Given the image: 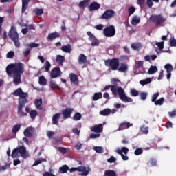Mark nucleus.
<instances>
[{
  "instance_id": "nucleus-1",
  "label": "nucleus",
  "mask_w": 176,
  "mask_h": 176,
  "mask_svg": "<svg viewBox=\"0 0 176 176\" xmlns=\"http://www.w3.org/2000/svg\"><path fill=\"white\" fill-rule=\"evenodd\" d=\"M6 72L8 76H13V83L19 86L21 83V75L24 74V64L21 63H10L7 65Z\"/></svg>"
},
{
  "instance_id": "nucleus-2",
  "label": "nucleus",
  "mask_w": 176,
  "mask_h": 176,
  "mask_svg": "<svg viewBox=\"0 0 176 176\" xmlns=\"http://www.w3.org/2000/svg\"><path fill=\"white\" fill-rule=\"evenodd\" d=\"M109 89H111V91L113 96H118V94L119 98L123 102H133V98L126 95V92L124 91V89L122 87H119L113 85H106L104 88L102 89V91L109 90Z\"/></svg>"
},
{
  "instance_id": "nucleus-3",
  "label": "nucleus",
  "mask_w": 176,
  "mask_h": 176,
  "mask_svg": "<svg viewBox=\"0 0 176 176\" xmlns=\"http://www.w3.org/2000/svg\"><path fill=\"white\" fill-rule=\"evenodd\" d=\"M104 65L111 71H118V72L126 73L129 71V65L125 63H121L118 58L107 59L104 61Z\"/></svg>"
},
{
  "instance_id": "nucleus-4",
  "label": "nucleus",
  "mask_w": 176,
  "mask_h": 176,
  "mask_svg": "<svg viewBox=\"0 0 176 176\" xmlns=\"http://www.w3.org/2000/svg\"><path fill=\"white\" fill-rule=\"evenodd\" d=\"M8 36L11 41H13L15 47H20V41L19 40V33L16 26L12 25L8 32Z\"/></svg>"
},
{
  "instance_id": "nucleus-5",
  "label": "nucleus",
  "mask_w": 176,
  "mask_h": 176,
  "mask_svg": "<svg viewBox=\"0 0 176 176\" xmlns=\"http://www.w3.org/2000/svg\"><path fill=\"white\" fill-rule=\"evenodd\" d=\"M20 155L23 159L28 157L27 148H25V147L20 146L19 147L14 148L11 153V157H12V159H17V157H20Z\"/></svg>"
},
{
  "instance_id": "nucleus-6",
  "label": "nucleus",
  "mask_w": 176,
  "mask_h": 176,
  "mask_svg": "<svg viewBox=\"0 0 176 176\" xmlns=\"http://www.w3.org/2000/svg\"><path fill=\"white\" fill-rule=\"evenodd\" d=\"M149 21L157 27V25H162V24H164L166 18H164L162 14H153L150 16Z\"/></svg>"
},
{
  "instance_id": "nucleus-7",
  "label": "nucleus",
  "mask_w": 176,
  "mask_h": 176,
  "mask_svg": "<svg viewBox=\"0 0 176 176\" xmlns=\"http://www.w3.org/2000/svg\"><path fill=\"white\" fill-rule=\"evenodd\" d=\"M13 96H15L16 97H19V103L20 102H28V99L27 97H28V93L23 92V89L19 87L16 90H15L12 93Z\"/></svg>"
},
{
  "instance_id": "nucleus-8",
  "label": "nucleus",
  "mask_w": 176,
  "mask_h": 176,
  "mask_svg": "<svg viewBox=\"0 0 176 176\" xmlns=\"http://www.w3.org/2000/svg\"><path fill=\"white\" fill-rule=\"evenodd\" d=\"M103 34L107 38H112L116 34V29L113 25H110L103 30Z\"/></svg>"
},
{
  "instance_id": "nucleus-9",
  "label": "nucleus",
  "mask_w": 176,
  "mask_h": 176,
  "mask_svg": "<svg viewBox=\"0 0 176 176\" xmlns=\"http://www.w3.org/2000/svg\"><path fill=\"white\" fill-rule=\"evenodd\" d=\"M115 16V12L113 10H107L101 16V19L104 20H111Z\"/></svg>"
},
{
  "instance_id": "nucleus-10",
  "label": "nucleus",
  "mask_w": 176,
  "mask_h": 176,
  "mask_svg": "<svg viewBox=\"0 0 176 176\" xmlns=\"http://www.w3.org/2000/svg\"><path fill=\"white\" fill-rule=\"evenodd\" d=\"M27 102H19L18 104L17 113H18L19 116H20L21 118L28 116V113L23 111V108H24V107H25V104H27Z\"/></svg>"
},
{
  "instance_id": "nucleus-11",
  "label": "nucleus",
  "mask_w": 176,
  "mask_h": 176,
  "mask_svg": "<svg viewBox=\"0 0 176 176\" xmlns=\"http://www.w3.org/2000/svg\"><path fill=\"white\" fill-rule=\"evenodd\" d=\"M87 34L88 35L89 41H91V46H98L100 45V42L98 41V39L96 38V36L94 34H91V32H87Z\"/></svg>"
},
{
  "instance_id": "nucleus-12",
  "label": "nucleus",
  "mask_w": 176,
  "mask_h": 176,
  "mask_svg": "<svg viewBox=\"0 0 176 176\" xmlns=\"http://www.w3.org/2000/svg\"><path fill=\"white\" fill-rule=\"evenodd\" d=\"M61 75V69L58 67H56L51 71L50 77L52 79H56V78H58Z\"/></svg>"
},
{
  "instance_id": "nucleus-13",
  "label": "nucleus",
  "mask_w": 176,
  "mask_h": 176,
  "mask_svg": "<svg viewBox=\"0 0 176 176\" xmlns=\"http://www.w3.org/2000/svg\"><path fill=\"white\" fill-rule=\"evenodd\" d=\"M77 171H79L80 173L82 171V173L80 174V175L83 176H87L89 175V173H90V168L86 167L85 166H80L76 168Z\"/></svg>"
},
{
  "instance_id": "nucleus-14",
  "label": "nucleus",
  "mask_w": 176,
  "mask_h": 176,
  "mask_svg": "<svg viewBox=\"0 0 176 176\" xmlns=\"http://www.w3.org/2000/svg\"><path fill=\"white\" fill-rule=\"evenodd\" d=\"M72 112H74V109L72 108H66L62 111V114L63 116V118L68 119L71 118V115H72Z\"/></svg>"
},
{
  "instance_id": "nucleus-15",
  "label": "nucleus",
  "mask_w": 176,
  "mask_h": 176,
  "mask_svg": "<svg viewBox=\"0 0 176 176\" xmlns=\"http://www.w3.org/2000/svg\"><path fill=\"white\" fill-rule=\"evenodd\" d=\"M34 133H35V129L32 127H28L23 132L25 137L28 138H31L32 135H34Z\"/></svg>"
},
{
  "instance_id": "nucleus-16",
  "label": "nucleus",
  "mask_w": 176,
  "mask_h": 176,
  "mask_svg": "<svg viewBox=\"0 0 176 176\" xmlns=\"http://www.w3.org/2000/svg\"><path fill=\"white\" fill-rule=\"evenodd\" d=\"M100 8H101V5L96 1H94L88 6V10L89 12H94V10H98Z\"/></svg>"
},
{
  "instance_id": "nucleus-17",
  "label": "nucleus",
  "mask_w": 176,
  "mask_h": 176,
  "mask_svg": "<svg viewBox=\"0 0 176 176\" xmlns=\"http://www.w3.org/2000/svg\"><path fill=\"white\" fill-rule=\"evenodd\" d=\"M57 38H60V33L55 32L52 33H50L47 37V41H54V39H57Z\"/></svg>"
},
{
  "instance_id": "nucleus-18",
  "label": "nucleus",
  "mask_w": 176,
  "mask_h": 176,
  "mask_svg": "<svg viewBox=\"0 0 176 176\" xmlns=\"http://www.w3.org/2000/svg\"><path fill=\"white\" fill-rule=\"evenodd\" d=\"M102 130H104V126H102V124H99L98 126L91 128V131L97 133H102Z\"/></svg>"
},
{
  "instance_id": "nucleus-19",
  "label": "nucleus",
  "mask_w": 176,
  "mask_h": 176,
  "mask_svg": "<svg viewBox=\"0 0 176 176\" xmlns=\"http://www.w3.org/2000/svg\"><path fill=\"white\" fill-rule=\"evenodd\" d=\"M133 124H131L130 122H122L120 124L118 131H120L122 130H125V129H129V127H132Z\"/></svg>"
},
{
  "instance_id": "nucleus-20",
  "label": "nucleus",
  "mask_w": 176,
  "mask_h": 176,
  "mask_svg": "<svg viewBox=\"0 0 176 176\" xmlns=\"http://www.w3.org/2000/svg\"><path fill=\"white\" fill-rule=\"evenodd\" d=\"M70 82L74 85H78L79 80L78 79V76L75 73H71L69 74Z\"/></svg>"
},
{
  "instance_id": "nucleus-21",
  "label": "nucleus",
  "mask_w": 176,
  "mask_h": 176,
  "mask_svg": "<svg viewBox=\"0 0 176 176\" xmlns=\"http://www.w3.org/2000/svg\"><path fill=\"white\" fill-rule=\"evenodd\" d=\"M78 61L79 65H82V64H86V63H87V57H86L85 54H80L78 56Z\"/></svg>"
},
{
  "instance_id": "nucleus-22",
  "label": "nucleus",
  "mask_w": 176,
  "mask_h": 176,
  "mask_svg": "<svg viewBox=\"0 0 176 176\" xmlns=\"http://www.w3.org/2000/svg\"><path fill=\"white\" fill-rule=\"evenodd\" d=\"M61 117V113H56L53 115L52 116V124H58V120Z\"/></svg>"
},
{
  "instance_id": "nucleus-23",
  "label": "nucleus",
  "mask_w": 176,
  "mask_h": 176,
  "mask_svg": "<svg viewBox=\"0 0 176 176\" xmlns=\"http://www.w3.org/2000/svg\"><path fill=\"white\" fill-rule=\"evenodd\" d=\"M65 61V57L62 55H57L56 58V62L59 65H64V62Z\"/></svg>"
},
{
  "instance_id": "nucleus-24",
  "label": "nucleus",
  "mask_w": 176,
  "mask_h": 176,
  "mask_svg": "<svg viewBox=\"0 0 176 176\" xmlns=\"http://www.w3.org/2000/svg\"><path fill=\"white\" fill-rule=\"evenodd\" d=\"M61 50L62 52H65V53H71V52H72V46L70 44L63 45L61 47Z\"/></svg>"
},
{
  "instance_id": "nucleus-25",
  "label": "nucleus",
  "mask_w": 176,
  "mask_h": 176,
  "mask_svg": "<svg viewBox=\"0 0 176 176\" xmlns=\"http://www.w3.org/2000/svg\"><path fill=\"white\" fill-rule=\"evenodd\" d=\"M28 3H30V0H22V13H25V11L28 8Z\"/></svg>"
},
{
  "instance_id": "nucleus-26",
  "label": "nucleus",
  "mask_w": 176,
  "mask_h": 176,
  "mask_svg": "<svg viewBox=\"0 0 176 176\" xmlns=\"http://www.w3.org/2000/svg\"><path fill=\"white\" fill-rule=\"evenodd\" d=\"M34 104L36 109H39V111H42V109H43V107H42V99H36Z\"/></svg>"
},
{
  "instance_id": "nucleus-27",
  "label": "nucleus",
  "mask_w": 176,
  "mask_h": 176,
  "mask_svg": "<svg viewBox=\"0 0 176 176\" xmlns=\"http://www.w3.org/2000/svg\"><path fill=\"white\" fill-rule=\"evenodd\" d=\"M140 21H141V18H140V16H135L131 21V24L132 25H137V24H140Z\"/></svg>"
},
{
  "instance_id": "nucleus-28",
  "label": "nucleus",
  "mask_w": 176,
  "mask_h": 176,
  "mask_svg": "<svg viewBox=\"0 0 176 176\" xmlns=\"http://www.w3.org/2000/svg\"><path fill=\"white\" fill-rule=\"evenodd\" d=\"M116 153H118V155H120V156H121L122 160H124V162L129 160V156L127 155H124L122 151V148L118 149V150H116Z\"/></svg>"
},
{
  "instance_id": "nucleus-29",
  "label": "nucleus",
  "mask_w": 176,
  "mask_h": 176,
  "mask_svg": "<svg viewBox=\"0 0 176 176\" xmlns=\"http://www.w3.org/2000/svg\"><path fill=\"white\" fill-rule=\"evenodd\" d=\"M111 113H112V110L110 109H104L100 111V115H102V116H108Z\"/></svg>"
},
{
  "instance_id": "nucleus-30",
  "label": "nucleus",
  "mask_w": 176,
  "mask_h": 176,
  "mask_svg": "<svg viewBox=\"0 0 176 176\" xmlns=\"http://www.w3.org/2000/svg\"><path fill=\"white\" fill-rule=\"evenodd\" d=\"M50 89H58V90H61V87H60L58 85H57L56 81H53V80L50 81Z\"/></svg>"
},
{
  "instance_id": "nucleus-31",
  "label": "nucleus",
  "mask_w": 176,
  "mask_h": 176,
  "mask_svg": "<svg viewBox=\"0 0 176 176\" xmlns=\"http://www.w3.org/2000/svg\"><path fill=\"white\" fill-rule=\"evenodd\" d=\"M156 72H157V67L151 65L148 71V75L156 74Z\"/></svg>"
},
{
  "instance_id": "nucleus-32",
  "label": "nucleus",
  "mask_w": 176,
  "mask_h": 176,
  "mask_svg": "<svg viewBox=\"0 0 176 176\" xmlns=\"http://www.w3.org/2000/svg\"><path fill=\"white\" fill-rule=\"evenodd\" d=\"M142 45L140 43H133L131 45V49H133V50H140L141 49Z\"/></svg>"
},
{
  "instance_id": "nucleus-33",
  "label": "nucleus",
  "mask_w": 176,
  "mask_h": 176,
  "mask_svg": "<svg viewBox=\"0 0 176 176\" xmlns=\"http://www.w3.org/2000/svg\"><path fill=\"white\" fill-rule=\"evenodd\" d=\"M38 83L41 86H46V85H47V81L46 80V78H45V76H41L39 77Z\"/></svg>"
},
{
  "instance_id": "nucleus-34",
  "label": "nucleus",
  "mask_w": 176,
  "mask_h": 176,
  "mask_svg": "<svg viewBox=\"0 0 176 176\" xmlns=\"http://www.w3.org/2000/svg\"><path fill=\"white\" fill-rule=\"evenodd\" d=\"M101 98H102V93L97 92L94 94V96H93L94 101H98V100H100Z\"/></svg>"
},
{
  "instance_id": "nucleus-35",
  "label": "nucleus",
  "mask_w": 176,
  "mask_h": 176,
  "mask_svg": "<svg viewBox=\"0 0 176 176\" xmlns=\"http://www.w3.org/2000/svg\"><path fill=\"white\" fill-rule=\"evenodd\" d=\"M104 176H116V172L113 170H107L104 171Z\"/></svg>"
},
{
  "instance_id": "nucleus-36",
  "label": "nucleus",
  "mask_w": 176,
  "mask_h": 176,
  "mask_svg": "<svg viewBox=\"0 0 176 176\" xmlns=\"http://www.w3.org/2000/svg\"><path fill=\"white\" fill-rule=\"evenodd\" d=\"M152 82V79L151 78H147L144 80H142L140 81V83L142 85V86H145V85H149Z\"/></svg>"
},
{
  "instance_id": "nucleus-37",
  "label": "nucleus",
  "mask_w": 176,
  "mask_h": 176,
  "mask_svg": "<svg viewBox=\"0 0 176 176\" xmlns=\"http://www.w3.org/2000/svg\"><path fill=\"white\" fill-rule=\"evenodd\" d=\"M165 69H166V72H173L174 67L172 64L167 63L164 65Z\"/></svg>"
},
{
  "instance_id": "nucleus-38",
  "label": "nucleus",
  "mask_w": 176,
  "mask_h": 176,
  "mask_svg": "<svg viewBox=\"0 0 176 176\" xmlns=\"http://www.w3.org/2000/svg\"><path fill=\"white\" fill-rule=\"evenodd\" d=\"M50 67H52V64H50V62H49V60H46L43 66V68H45V72H49L50 71Z\"/></svg>"
},
{
  "instance_id": "nucleus-39",
  "label": "nucleus",
  "mask_w": 176,
  "mask_h": 176,
  "mask_svg": "<svg viewBox=\"0 0 176 176\" xmlns=\"http://www.w3.org/2000/svg\"><path fill=\"white\" fill-rule=\"evenodd\" d=\"M59 170L61 174H65V173H67V171L69 170V167L67 165H63L62 167L59 168Z\"/></svg>"
},
{
  "instance_id": "nucleus-40",
  "label": "nucleus",
  "mask_w": 176,
  "mask_h": 176,
  "mask_svg": "<svg viewBox=\"0 0 176 176\" xmlns=\"http://www.w3.org/2000/svg\"><path fill=\"white\" fill-rule=\"evenodd\" d=\"M21 128V125H20L19 124H15L12 129V133L13 134H16L17 133V131H19V130H20Z\"/></svg>"
},
{
  "instance_id": "nucleus-41",
  "label": "nucleus",
  "mask_w": 176,
  "mask_h": 176,
  "mask_svg": "<svg viewBox=\"0 0 176 176\" xmlns=\"http://www.w3.org/2000/svg\"><path fill=\"white\" fill-rule=\"evenodd\" d=\"M38 116V111L36 110H31L30 112V116L31 119H35Z\"/></svg>"
},
{
  "instance_id": "nucleus-42",
  "label": "nucleus",
  "mask_w": 176,
  "mask_h": 176,
  "mask_svg": "<svg viewBox=\"0 0 176 176\" xmlns=\"http://www.w3.org/2000/svg\"><path fill=\"white\" fill-rule=\"evenodd\" d=\"M73 119L78 122V120H80L82 119V114L80 113H76L73 117Z\"/></svg>"
},
{
  "instance_id": "nucleus-43",
  "label": "nucleus",
  "mask_w": 176,
  "mask_h": 176,
  "mask_svg": "<svg viewBox=\"0 0 176 176\" xmlns=\"http://www.w3.org/2000/svg\"><path fill=\"white\" fill-rule=\"evenodd\" d=\"M34 13L36 14V16H41L43 14V9L42 8H35L34 10Z\"/></svg>"
},
{
  "instance_id": "nucleus-44",
  "label": "nucleus",
  "mask_w": 176,
  "mask_h": 176,
  "mask_svg": "<svg viewBox=\"0 0 176 176\" xmlns=\"http://www.w3.org/2000/svg\"><path fill=\"white\" fill-rule=\"evenodd\" d=\"M89 6V0H83L79 3L80 8H85Z\"/></svg>"
},
{
  "instance_id": "nucleus-45",
  "label": "nucleus",
  "mask_w": 176,
  "mask_h": 176,
  "mask_svg": "<svg viewBox=\"0 0 176 176\" xmlns=\"http://www.w3.org/2000/svg\"><path fill=\"white\" fill-rule=\"evenodd\" d=\"M163 102H164V98H161L156 101L154 102L155 105H163Z\"/></svg>"
},
{
  "instance_id": "nucleus-46",
  "label": "nucleus",
  "mask_w": 176,
  "mask_h": 176,
  "mask_svg": "<svg viewBox=\"0 0 176 176\" xmlns=\"http://www.w3.org/2000/svg\"><path fill=\"white\" fill-rule=\"evenodd\" d=\"M160 96V93H159V92L153 94V95L152 96V98H151L152 102H155L157 100V98Z\"/></svg>"
},
{
  "instance_id": "nucleus-47",
  "label": "nucleus",
  "mask_w": 176,
  "mask_h": 176,
  "mask_svg": "<svg viewBox=\"0 0 176 176\" xmlns=\"http://www.w3.org/2000/svg\"><path fill=\"white\" fill-rule=\"evenodd\" d=\"M131 94L133 97H137L140 94V92L135 89H131Z\"/></svg>"
},
{
  "instance_id": "nucleus-48",
  "label": "nucleus",
  "mask_w": 176,
  "mask_h": 176,
  "mask_svg": "<svg viewBox=\"0 0 176 176\" xmlns=\"http://www.w3.org/2000/svg\"><path fill=\"white\" fill-rule=\"evenodd\" d=\"M155 45L156 46H158L160 50H163V49H164V41L157 42Z\"/></svg>"
},
{
  "instance_id": "nucleus-49",
  "label": "nucleus",
  "mask_w": 176,
  "mask_h": 176,
  "mask_svg": "<svg viewBox=\"0 0 176 176\" xmlns=\"http://www.w3.org/2000/svg\"><path fill=\"white\" fill-rule=\"evenodd\" d=\"M94 150L96 153H102L104 152V149L101 146H96L94 148Z\"/></svg>"
},
{
  "instance_id": "nucleus-50",
  "label": "nucleus",
  "mask_w": 176,
  "mask_h": 176,
  "mask_svg": "<svg viewBox=\"0 0 176 176\" xmlns=\"http://www.w3.org/2000/svg\"><path fill=\"white\" fill-rule=\"evenodd\" d=\"M144 152V150H142V148H136V150L135 151L134 153L136 156H140V155H142Z\"/></svg>"
},
{
  "instance_id": "nucleus-51",
  "label": "nucleus",
  "mask_w": 176,
  "mask_h": 176,
  "mask_svg": "<svg viewBox=\"0 0 176 176\" xmlns=\"http://www.w3.org/2000/svg\"><path fill=\"white\" fill-rule=\"evenodd\" d=\"M10 164H6L5 166H1L0 165V171H5L6 170H8V168H10Z\"/></svg>"
},
{
  "instance_id": "nucleus-52",
  "label": "nucleus",
  "mask_w": 176,
  "mask_h": 176,
  "mask_svg": "<svg viewBox=\"0 0 176 176\" xmlns=\"http://www.w3.org/2000/svg\"><path fill=\"white\" fill-rule=\"evenodd\" d=\"M141 100H143V101H145L146 100V97L148 96V93L146 92H142L140 94Z\"/></svg>"
},
{
  "instance_id": "nucleus-53",
  "label": "nucleus",
  "mask_w": 176,
  "mask_h": 176,
  "mask_svg": "<svg viewBox=\"0 0 176 176\" xmlns=\"http://www.w3.org/2000/svg\"><path fill=\"white\" fill-rule=\"evenodd\" d=\"M82 147H83V144H82L80 142L77 143L74 146L75 149H76L77 151H80V149H82Z\"/></svg>"
},
{
  "instance_id": "nucleus-54",
  "label": "nucleus",
  "mask_w": 176,
  "mask_h": 176,
  "mask_svg": "<svg viewBox=\"0 0 176 176\" xmlns=\"http://www.w3.org/2000/svg\"><path fill=\"white\" fill-rule=\"evenodd\" d=\"M129 16H131L135 12V8L134 6L129 7L128 9Z\"/></svg>"
},
{
  "instance_id": "nucleus-55",
  "label": "nucleus",
  "mask_w": 176,
  "mask_h": 176,
  "mask_svg": "<svg viewBox=\"0 0 176 176\" xmlns=\"http://www.w3.org/2000/svg\"><path fill=\"white\" fill-rule=\"evenodd\" d=\"M6 57L7 58H13V57H14V52L10 51L7 53Z\"/></svg>"
},
{
  "instance_id": "nucleus-56",
  "label": "nucleus",
  "mask_w": 176,
  "mask_h": 176,
  "mask_svg": "<svg viewBox=\"0 0 176 176\" xmlns=\"http://www.w3.org/2000/svg\"><path fill=\"white\" fill-rule=\"evenodd\" d=\"M30 53H31V49L30 48H27L25 51L23 52L24 57H28V56H30Z\"/></svg>"
},
{
  "instance_id": "nucleus-57",
  "label": "nucleus",
  "mask_w": 176,
  "mask_h": 176,
  "mask_svg": "<svg viewBox=\"0 0 176 176\" xmlns=\"http://www.w3.org/2000/svg\"><path fill=\"white\" fill-rule=\"evenodd\" d=\"M149 128L146 127L145 126H143L140 128L141 131H142V133H144V134H148V133H149Z\"/></svg>"
},
{
  "instance_id": "nucleus-58",
  "label": "nucleus",
  "mask_w": 176,
  "mask_h": 176,
  "mask_svg": "<svg viewBox=\"0 0 176 176\" xmlns=\"http://www.w3.org/2000/svg\"><path fill=\"white\" fill-rule=\"evenodd\" d=\"M47 135L48 138L52 139V138H53L54 137L55 133L53 131H48L47 132Z\"/></svg>"
},
{
  "instance_id": "nucleus-59",
  "label": "nucleus",
  "mask_w": 176,
  "mask_h": 176,
  "mask_svg": "<svg viewBox=\"0 0 176 176\" xmlns=\"http://www.w3.org/2000/svg\"><path fill=\"white\" fill-rule=\"evenodd\" d=\"M170 45L172 47H176V39L174 38H170Z\"/></svg>"
},
{
  "instance_id": "nucleus-60",
  "label": "nucleus",
  "mask_w": 176,
  "mask_h": 176,
  "mask_svg": "<svg viewBox=\"0 0 176 176\" xmlns=\"http://www.w3.org/2000/svg\"><path fill=\"white\" fill-rule=\"evenodd\" d=\"M58 151L63 153V155H65L67 153V148L63 147H58Z\"/></svg>"
},
{
  "instance_id": "nucleus-61",
  "label": "nucleus",
  "mask_w": 176,
  "mask_h": 176,
  "mask_svg": "<svg viewBox=\"0 0 176 176\" xmlns=\"http://www.w3.org/2000/svg\"><path fill=\"white\" fill-rule=\"evenodd\" d=\"M148 8H152L153 6V0H146Z\"/></svg>"
},
{
  "instance_id": "nucleus-62",
  "label": "nucleus",
  "mask_w": 176,
  "mask_h": 176,
  "mask_svg": "<svg viewBox=\"0 0 176 176\" xmlns=\"http://www.w3.org/2000/svg\"><path fill=\"white\" fill-rule=\"evenodd\" d=\"M107 162L108 163H115L116 162V158H115L113 156H111L107 160Z\"/></svg>"
},
{
  "instance_id": "nucleus-63",
  "label": "nucleus",
  "mask_w": 176,
  "mask_h": 176,
  "mask_svg": "<svg viewBox=\"0 0 176 176\" xmlns=\"http://www.w3.org/2000/svg\"><path fill=\"white\" fill-rule=\"evenodd\" d=\"M101 135L98 133V134H96V133H92L90 135V138H92V139H96V138H99V137Z\"/></svg>"
},
{
  "instance_id": "nucleus-64",
  "label": "nucleus",
  "mask_w": 176,
  "mask_h": 176,
  "mask_svg": "<svg viewBox=\"0 0 176 176\" xmlns=\"http://www.w3.org/2000/svg\"><path fill=\"white\" fill-rule=\"evenodd\" d=\"M168 115H169L170 118H174V116H176V109L173 110L171 112H168Z\"/></svg>"
}]
</instances>
